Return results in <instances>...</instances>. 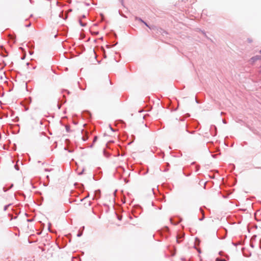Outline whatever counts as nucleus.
Segmentation results:
<instances>
[{
    "instance_id": "1",
    "label": "nucleus",
    "mask_w": 261,
    "mask_h": 261,
    "mask_svg": "<svg viewBox=\"0 0 261 261\" xmlns=\"http://www.w3.org/2000/svg\"><path fill=\"white\" fill-rule=\"evenodd\" d=\"M22 5H29L31 3V0H19Z\"/></svg>"
},
{
    "instance_id": "2",
    "label": "nucleus",
    "mask_w": 261,
    "mask_h": 261,
    "mask_svg": "<svg viewBox=\"0 0 261 261\" xmlns=\"http://www.w3.org/2000/svg\"><path fill=\"white\" fill-rule=\"evenodd\" d=\"M252 59V60H253V61H254H254H257V60H261V56H255V57H254L252 58V59Z\"/></svg>"
},
{
    "instance_id": "3",
    "label": "nucleus",
    "mask_w": 261,
    "mask_h": 261,
    "mask_svg": "<svg viewBox=\"0 0 261 261\" xmlns=\"http://www.w3.org/2000/svg\"><path fill=\"white\" fill-rule=\"evenodd\" d=\"M136 19H137V20H138L139 21H141V22H142L144 23V24H145L147 27H149L148 25V24H147L145 22H144V21L142 19H141V18H137Z\"/></svg>"
},
{
    "instance_id": "4",
    "label": "nucleus",
    "mask_w": 261,
    "mask_h": 261,
    "mask_svg": "<svg viewBox=\"0 0 261 261\" xmlns=\"http://www.w3.org/2000/svg\"><path fill=\"white\" fill-rule=\"evenodd\" d=\"M216 261H226V260L224 259H220L219 258H217L216 259Z\"/></svg>"
},
{
    "instance_id": "5",
    "label": "nucleus",
    "mask_w": 261,
    "mask_h": 261,
    "mask_svg": "<svg viewBox=\"0 0 261 261\" xmlns=\"http://www.w3.org/2000/svg\"><path fill=\"white\" fill-rule=\"evenodd\" d=\"M97 136H95L94 138V140H93V143H94L96 140H97Z\"/></svg>"
},
{
    "instance_id": "6",
    "label": "nucleus",
    "mask_w": 261,
    "mask_h": 261,
    "mask_svg": "<svg viewBox=\"0 0 261 261\" xmlns=\"http://www.w3.org/2000/svg\"><path fill=\"white\" fill-rule=\"evenodd\" d=\"M92 54H93V56H94V58H96V56H95V53L94 51H92Z\"/></svg>"
},
{
    "instance_id": "7",
    "label": "nucleus",
    "mask_w": 261,
    "mask_h": 261,
    "mask_svg": "<svg viewBox=\"0 0 261 261\" xmlns=\"http://www.w3.org/2000/svg\"><path fill=\"white\" fill-rule=\"evenodd\" d=\"M66 128L67 131V132H69V126H66Z\"/></svg>"
},
{
    "instance_id": "8",
    "label": "nucleus",
    "mask_w": 261,
    "mask_h": 261,
    "mask_svg": "<svg viewBox=\"0 0 261 261\" xmlns=\"http://www.w3.org/2000/svg\"><path fill=\"white\" fill-rule=\"evenodd\" d=\"M31 25V23H29V24L27 25V27H29Z\"/></svg>"
},
{
    "instance_id": "9",
    "label": "nucleus",
    "mask_w": 261,
    "mask_h": 261,
    "mask_svg": "<svg viewBox=\"0 0 261 261\" xmlns=\"http://www.w3.org/2000/svg\"><path fill=\"white\" fill-rule=\"evenodd\" d=\"M259 53H261V50H260Z\"/></svg>"
}]
</instances>
